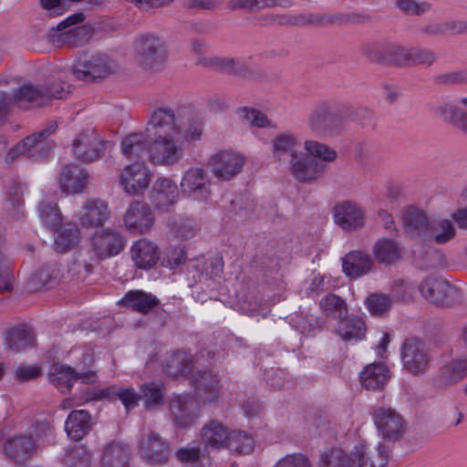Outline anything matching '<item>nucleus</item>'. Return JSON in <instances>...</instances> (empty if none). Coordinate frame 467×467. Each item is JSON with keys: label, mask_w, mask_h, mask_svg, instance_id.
Instances as JSON below:
<instances>
[{"label": "nucleus", "mask_w": 467, "mask_h": 467, "mask_svg": "<svg viewBox=\"0 0 467 467\" xmlns=\"http://www.w3.org/2000/svg\"><path fill=\"white\" fill-rule=\"evenodd\" d=\"M150 141L149 159L154 165L172 167L184 157L182 139L199 140L202 121L190 107L177 109L159 108L150 116L146 128Z\"/></svg>", "instance_id": "nucleus-1"}, {"label": "nucleus", "mask_w": 467, "mask_h": 467, "mask_svg": "<svg viewBox=\"0 0 467 467\" xmlns=\"http://www.w3.org/2000/svg\"><path fill=\"white\" fill-rule=\"evenodd\" d=\"M274 160L287 164L292 176L300 182L310 183L319 179L325 165L303 151L302 140L294 131L277 133L270 141Z\"/></svg>", "instance_id": "nucleus-2"}, {"label": "nucleus", "mask_w": 467, "mask_h": 467, "mask_svg": "<svg viewBox=\"0 0 467 467\" xmlns=\"http://www.w3.org/2000/svg\"><path fill=\"white\" fill-rule=\"evenodd\" d=\"M164 371L171 378H191L195 394L203 404L214 403L220 398V378L212 370L195 371L192 357L183 351H176L166 359Z\"/></svg>", "instance_id": "nucleus-3"}, {"label": "nucleus", "mask_w": 467, "mask_h": 467, "mask_svg": "<svg viewBox=\"0 0 467 467\" xmlns=\"http://www.w3.org/2000/svg\"><path fill=\"white\" fill-rule=\"evenodd\" d=\"M69 88V86H67ZM70 92L66 84L59 82L51 87L25 84L9 94L14 107L23 109L43 107L49 99H62Z\"/></svg>", "instance_id": "nucleus-4"}, {"label": "nucleus", "mask_w": 467, "mask_h": 467, "mask_svg": "<svg viewBox=\"0 0 467 467\" xmlns=\"http://www.w3.org/2000/svg\"><path fill=\"white\" fill-rule=\"evenodd\" d=\"M57 128L55 121H49L44 130L36 132L18 142L8 154V157L14 159L16 155H24L34 161H39L47 157L55 148V142L49 140V136L53 134Z\"/></svg>", "instance_id": "nucleus-5"}, {"label": "nucleus", "mask_w": 467, "mask_h": 467, "mask_svg": "<svg viewBox=\"0 0 467 467\" xmlns=\"http://www.w3.org/2000/svg\"><path fill=\"white\" fill-rule=\"evenodd\" d=\"M134 48L138 63L145 69L159 70L166 61L165 42L156 35H140L135 40Z\"/></svg>", "instance_id": "nucleus-6"}, {"label": "nucleus", "mask_w": 467, "mask_h": 467, "mask_svg": "<svg viewBox=\"0 0 467 467\" xmlns=\"http://www.w3.org/2000/svg\"><path fill=\"white\" fill-rule=\"evenodd\" d=\"M419 290L426 300L440 306H451L462 299L461 289L442 277H427L420 284Z\"/></svg>", "instance_id": "nucleus-7"}, {"label": "nucleus", "mask_w": 467, "mask_h": 467, "mask_svg": "<svg viewBox=\"0 0 467 467\" xmlns=\"http://www.w3.org/2000/svg\"><path fill=\"white\" fill-rule=\"evenodd\" d=\"M306 124L318 136H337L344 129V119L331 104L323 102L309 114Z\"/></svg>", "instance_id": "nucleus-8"}, {"label": "nucleus", "mask_w": 467, "mask_h": 467, "mask_svg": "<svg viewBox=\"0 0 467 467\" xmlns=\"http://www.w3.org/2000/svg\"><path fill=\"white\" fill-rule=\"evenodd\" d=\"M373 422L383 440L400 441L407 431L408 422L397 410L380 406L372 413Z\"/></svg>", "instance_id": "nucleus-9"}, {"label": "nucleus", "mask_w": 467, "mask_h": 467, "mask_svg": "<svg viewBox=\"0 0 467 467\" xmlns=\"http://www.w3.org/2000/svg\"><path fill=\"white\" fill-rule=\"evenodd\" d=\"M361 53L369 61L380 65L405 67L406 47L387 41L364 44Z\"/></svg>", "instance_id": "nucleus-10"}, {"label": "nucleus", "mask_w": 467, "mask_h": 467, "mask_svg": "<svg viewBox=\"0 0 467 467\" xmlns=\"http://www.w3.org/2000/svg\"><path fill=\"white\" fill-rule=\"evenodd\" d=\"M182 195L197 202H207L212 195L211 180L201 167L187 169L180 182Z\"/></svg>", "instance_id": "nucleus-11"}, {"label": "nucleus", "mask_w": 467, "mask_h": 467, "mask_svg": "<svg viewBox=\"0 0 467 467\" xmlns=\"http://www.w3.org/2000/svg\"><path fill=\"white\" fill-rule=\"evenodd\" d=\"M401 360L409 373L420 376L429 369L431 358L424 343L417 337H411L403 343Z\"/></svg>", "instance_id": "nucleus-12"}, {"label": "nucleus", "mask_w": 467, "mask_h": 467, "mask_svg": "<svg viewBox=\"0 0 467 467\" xmlns=\"http://www.w3.org/2000/svg\"><path fill=\"white\" fill-rule=\"evenodd\" d=\"M244 159L234 150H220L210 157L207 166L219 181H231L242 171Z\"/></svg>", "instance_id": "nucleus-13"}, {"label": "nucleus", "mask_w": 467, "mask_h": 467, "mask_svg": "<svg viewBox=\"0 0 467 467\" xmlns=\"http://www.w3.org/2000/svg\"><path fill=\"white\" fill-rule=\"evenodd\" d=\"M333 215L336 224L346 232L359 231L366 224L365 209L354 201L337 202L334 206Z\"/></svg>", "instance_id": "nucleus-14"}, {"label": "nucleus", "mask_w": 467, "mask_h": 467, "mask_svg": "<svg viewBox=\"0 0 467 467\" xmlns=\"http://www.w3.org/2000/svg\"><path fill=\"white\" fill-rule=\"evenodd\" d=\"M336 16L326 14L275 15L265 14L257 17L261 26L290 25V26H321L333 24Z\"/></svg>", "instance_id": "nucleus-15"}, {"label": "nucleus", "mask_w": 467, "mask_h": 467, "mask_svg": "<svg viewBox=\"0 0 467 467\" xmlns=\"http://www.w3.org/2000/svg\"><path fill=\"white\" fill-rule=\"evenodd\" d=\"M97 375L94 371H77L69 366L55 363L49 369L48 380L63 393L69 391L74 381L80 380L84 383L94 382Z\"/></svg>", "instance_id": "nucleus-16"}, {"label": "nucleus", "mask_w": 467, "mask_h": 467, "mask_svg": "<svg viewBox=\"0 0 467 467\" xmlns=\"http://www.w3.org/2000/svg\"><path fill=\"white\" fill-rule=\"evenodd\" d=\"M91 244L97 257L105 259L119 254L126 245V239L119 231L107 228L97 232Z\"/></svg>", "instance_id": "nucleus-17"}, {"label": "nucleus", "mask_w": 467, "mask_h": 467, "mask_svg": "<svg viewBox=\"0 0 467 467\" xmlns=\"http://www.w3.org/2000/svg\"><path fill=\"white\" fill-rule=\"evenodd\" d=\"M105 141L100 140L93 130H86L73 141L72 151L74 156L83 162L98 161L105 150Z\"/></svg>", "instance_id": "nucleus-18"}, {"label": "nucleus", "mask_w": 467, "mask_h": 467, "mask_svg": "<svg viewBox=\"0 0 467 467\" xmlns=\"http://www.w3.org/2000/svg\"><path fill=\"white\" fill-rule=\"evenodd\" d=\"M139 451L141 457L151 465L166 464L170 456L169 444L153 431H149L141 437Z\"/></svg>", "instance_id": "nucleus-19"}, {"label": "nucleus", "mask_w": 467, "mask_h": 467, "mask_svg": "<svg viewBox=\"0 0 467 467\" xmlns=\"http://www.w3.org/2000/svg\"><path fill=\"white\" fill-rule=\"evenodd\" d=\"M389 455V448L383 442H379L374 454L366 443L359 442L351 451L350 460L352 467H386Z\"/></svg>", "instance_id": "nucleus-20"}, {"label": "nucleus", "mask_w": 467, "mask_h": 467, "mask_svg": "<svg viewBox=\"0 0 467 467\" xmlns=\"http://www.w3.org/2000/svg\"><path fill=\"white\" fill-rule=\"evenodd\" d=\"M151 180L150 169L142 162H134L123 168L119 182L129 194H138L146 190Z\"/></svg>", "instance_id": "nucleus-21"}, {"label": "nucleus", "mask_w": 467, "mask_h": 467, "mask_svg": "<svg viewBox=\"0 0 467 467\" xmlns=\"http://www.w3.org/2000/svg\"><path fill=\"white\" fill-rule=\"evenodd\" d=\"M179 200V190L176 182L171 178H158L150 190L151 205L160 212H169Z\"/></svg>", "instance_id": "nucleus-22"}, {"label": "nucleus", "mask_w": 467, "mask_h": 467, "mask_svg": "<svg viewBox=\"0 0 467 467\" xmlns=\"http://www.w3.org/2000/svg\"><path fill=\"white\" fill-rule=\"evenodd\" d=\"M172 420L179 428H189L198 418V405L192 396L182 394L170 401Z\"/></svg>", "instance_id": "nucleus-23"}, {"label": "nucleus", "mask_w": 467, "mask_h": 467, "mask_svg": "<svg viewBox=\"0 0 467 467\" xmlns=\"http://www.w3.org/2000/svg\"><path fill=\"white\" fill-rule=\"evenodd\" d=\"M113 69L112 62L108 57L96 55L88 59L79 60L73 68L76 78L88 81L104 78Z\"/></svg>", "instance_id": "nucleus-24"}, {"label": "nucleus", "mask_w": 467, "mask_h": 467, "mask_svg": "<svg viewBox=\"0 0 467 467\" xmlns=\"http://www.w3.org/2000/svg\"><path fill=\"white\" fill-rule=\"evenodd\" d=\"M124 223L130 233L142 234L152 227L154 217L147 204L140 202H133L124 215Z\"/></svg>", "instance_id": "nucleus-25"}, {"label": "nucleus", "mask_w": 467, "mask_h": 467, "mask_svg": "<svg viewBox=\"0 0 467 467\" xmlns=\"http://www.w3.org/2000/svg\"><path fill=\"white\" fill-rule=\"evenodd\" d=\"M109 217L108 203L99 199L87 200L78 211V220L87 228L102 226Z\"/></svg>", "instance_id": "nucleus-26"}, {"label": "nucleus", "mask_w": 467, "mask_h": 467, "mask_svg": "<svg viewBox=\"0 0 467 467\" xmlns=\"http://www.w3.org/2000/svg\"><path fill=\"white\" fill-rule=\"evenodd\" d=\"M158 245L147 239H140L130 247V257L137 268L150 270L154 267L160 259Z\"/></svg>", "instance_id": "nucleus-27"}, {"label": "nucleus", "mask_w": 467, "mask_h": 467, "mask_svg": "<svg viewBox=\"0 0 467 467\" xmlns=\"http://www.w3.org/2000/svg\"><path fill=\"white\" fill-rule=\"evenodd\" d=\"M467 376V360L457 358L444 364L434 378L437 388L454 385Z\"/></svg>", "instance_id": "nucleus-28"}, {"label": "nucleus", "mask_w": 467, "mask_h": 467, "mask_svg": "<svg viewBox=\"0 0 467 467\" xmlns=\"http://www.w3.org/2000/svg\"><path fill=\"white\" fill-rule=\"evenodd\" d=\"M88 180V172L78 165H67L61 171L59 185L63 192L72 194L82 192Z\"/></svg>", "instance_id": "nucleus-29"}, {"label": "nucleus", "mask_w": 467, "mask_h": 467, "mask_svg": "<svg viewBox=\"0 0 467 467\" xmlns=\"http://www.w3.org/2000/svg\"><path fill=\"white\" fill-rule=\"evenodd\" d=\"M402 221L406 234L424 241L431 222L423 211L407 207L403 211Z\"/></svg>", "instance_id": "nucleus-30"}, {"label": "nucleus", "mask_w": 467, "mask_h": 467, "mask_svg": "<svg viewBox=\"0 0 467 467\" xmlns=\"http://www.w3.org/2000/svg\"><path fill=\"white\" fill-rule=\"evenodd\" d=\"M230 432L228 428L221 421L210 420L202 428V442L204 444L205 448L209 447L214 450L224 449Z\"/></svg>", "instance_id": "nucleus-31"}, {"label": "nucleus", "mask_w": 467, "mask_h": 467, "mask_svg": "<svg viewBox=\"0 0 467 467\" xmlns=\"http://www.w3.org/2000/svg\"><path fill=\"white\" fill-rule=\"evenodd\" d=\"M390 378L389 370L381 362L367 365L359 374V380L363 388L368 390L382 389Z\"/></svg>", "instance_id": "nucleus-32"}, {"label": "nucleus", "mask_w": 467, "mask_h": 467, "mask_svg": "<svg viewBox=\"0 0 467 467\" xmlns=\"http://www.w3.org/2000/svg\"><path fill=\"white\" fill-rule=\"evenodd\" d=\"M336 333L345 341H358L365 337L366 326L361 317L357 316H343L339 317Z\"/></svg>", "instance_id": "nucleus-33"}, {"label": "nucleus", "mask_w": 467, "mask_h": 467, "mask_svg": "<svg viewBox=\"0 0 467 467\" xmlns=\"http://www.w3.org/2000/svg\"><path fill=\"white\" fill-rule=\"evenodd\" d=\"M129 447L120 441L107 443L102 451L100 459L102 467H129Z\"/></svg>", "instance_id": "nucleus-34"}, {"label": "nucleus", "mask_w": 467, "mask_h": 467, "mask_svg": "<svg viewBox=\"0 0 467 467\" xmlns=\"http://www.w3.org/2000/svg\"><path fill=\"white\" fill-rule=\"evenodd\" d=\"M91 427V416L85 410L71 411L65 423L67 436L74 441L81 440L90 431Z\"/></svg>", "instance_id": "nucleus-35"}, {"label": "nucleus", "mask_w": 467, "mask_h": 467, "mask_svg": "<svg viewBox=\"0 0 467 467\" xmlns=\"http://www.w3.org/2000/svg\"><path fill=\"white\" fill-rule=\"evenodd\" d=\"M373 265L370 256L362 251H352L343 257V271L350 277L368 274Z\"/></svg>", "instance_id": "nucleus-36"}, {"label": "nucleus", "mask_w": 467, "mask_h": 467, "mask_svg": "<svg viewBox=\"0 0 467 467\" xmlns=\"http://www.w3.org/2000/svg\"><path fill=\"white\" fill-rule=\"evenodd\" d=\"M159 304L160 300L156 296L140 290L130 291L119 302V305L141 314L148 313Z\"/></svg>", "instance_id": "nucleus-37"}, {"label": "nucleus", "mask_w": 467, "mask_h": 467, "mask_svg": "<svg viewBox=\"0 0 467 467\" xmlns=\"http://www.w3.org/2000/svg\"><path fill=\"white\" fill-rule=\"evenodd\" d=\"M35 449L32 437L19 435L8 440L5 444V454L16 463L24 462Z\"/></svg>", "instance_id": "nucleus-38"}, {"label": "nucleus", "mask_w": 467, "mask_h": 467, "mask_svg": "<svg viewBox=\"0 0 467 467\" xmlns=\"http://www.w3.org/2000/svg\"><path fill=\"white\" fill-rule=\"evenodd\" d=\"M176 459L182 467H211L212 459L205 449L199 446H187L180 448L175 453Z\"/></svg>", "instance_id": "nucleus-39"}, {"label": "nucleus", "mask_w": 467, "mask_h": 467, "mask_svg": "<svg viewBox=\"0 0 467 467\" xmlns=\"http://www.w3.org/2000/svg\"><path fill=\"white\" fill-rule=\"evenodd\" d=\"M5 342L11 350L23 351L34 345L35 333L26 325L17 326L6 333Z\"/></svg>", "instance_id": "nucleus-40"}, {"label": "nucleus", "mask_w": 467, "mask_h": 467, "mask_svg": "<svg viewBox=\"0 0 467 467\" xmlns=\"http://www.w3.org/2000/svg\"><path fill=\"white\" fill-rule=\"evenodd\" d=\"M80 241V231L77 224L62 225L55 237L54 248L58 253H66L76 247Z\"/></svg>", "instance_id": "nucleus-41"}, {"label": "nucleus", "mask_w": 467, "mask_h": 467, "mask_svg": "<svg viewBox=\"0 0 467 467\" xmlns=\"http://www.w3.org/2000/svg\"><path fill=\"white\" fill-rule=\"evenodd\" d=\"M455 228L451 221L448 219L432 220L430 223L424 241H433L442 244L451 241L455 236Z\"/></svg>", "instance_id": "nucleus-42"}, {"label": "nucleus", "mask_w": 467, "mask_h": 467, "mask_svg": "<svg viewBox=\"0 0 467 467\" xmlns=\"http://www.w3.org/2000/svg\"><path fill=\"white\" fill-rule=\"evenodd\" d=\"M24 186L21 183L13 182L6 192L5 209L15 220H19L23 214Z\"/></svg>", "instance_id": "nucleus-43"}, {"label": "nucleus", "mask_w": 467, "mask_h": 467, "mask_svg": "<svg viewBox=\"0 0 467 467\" xmlns=\"http://www.w3.org/2000/svg\"><path fill=\"white\" fill-rule=\"evenodd\" d=\"M191 267L197 272V275H193V278L202 281V278L219 276L223 271V263L219 257H213L208 260L196 259L192 263Z\"/></svg>", "instance_id": "nucleus-44"}, {"label": "nucleus", "mask_w": 467, "mask_h": 467, "mask_svg": "<svg viewBox=\"0 0 467 467\" xmlns=\"http://www.w3.org/2000/svg\"><path fill=\"white\" fill-rule=\"evenodd\" d=\"M376 259L383 264H391L400 257L398 244L391 239L382 238L376 242L373 247Z\"/></svg>", "instance_id": "nucleus-45"}, {"label": "nucleus", "mask_w": 467, "mask_h": 467, "mask_svg": "<svg viewBox=\"0 0 467 467\" xmlns=\"http://www.w3.org/2000/svg\"><path fill=\"white\" fill-rule=\"evenodd\" d=\"M92 27L85 25L60 33L59 39L64 45L71 47H78L88 44L92 37Z\"/></svg>", "instance_id": "nucleus-46"}, {"label": "nucleus", "mask_w": 467, "mask_h": 467, "mask_svg": "<svg viewBox=\"0 0 467 467\" xmlns=\"http://www.w3.org/2000/svg\"><path fill=\"white\" fill-rule=\"evenodd\" d=\"M254 446V441L251 435L243 431H232L224 448L233 453L248 454L253 451Z\"/></svg>", "instance_id": "nucleus-47"}, {"label": "nucleus", "mask_w": 467, "mask_h": 467, "mask_svg": "<svg viewBox=\"0 0 467 467\" xmlns=\"http://www.w3.org/2000/svg\"><path fill=\"white\" fill-rule=\"evenodd\" d=\"M438 57L436 53L426 47H406L405 67L420 66L424 67H431L436 62Z\"/></svg>", "instance_id": "nucleus-48"}, {"label": "nucleus", "mask_w": 467, "mask_h": 467, "mask_svg": "<svg viewBox=\"0 0 467 467\" xmlns=\"http://www.w3.org/2000/svg\"><path fill=\"white\" fill-rule=\"evenodd\" d=\"M199 63L217 70L237 75L244 74L248 68L247 65L243 60L231 57H210L205 58Z\"/></svg>", "instance_id": "nucleus-49"}, {"label": "nucleus", "mask_w": 467, "mask_h": 467, "mask_svg": "<svg viewBox=\"0 0 467 467\" xmlns=\"http://www.w3.org/2000/svg\"><path fill=\"white\" fill-rule=\"evenodd\" d=\"M96 398H118L127 410L135 408L138 405V401L140 400V394H138L132 388L119 389L118 390H115L113 388L105 389L100 390Z\"/></svg>", "instance_id": "nucleus-50"}, {"label": "nucleus", "mask_w": 467, "mask_h": 467, "mask_svg": "<svg viewBox=\"0 0 467 467\" xmlns=\"http://www.w3.org/2000/svg\"><path fill=\"white\" fill-rule=\"evenodd\" d=\"M322 312L333 318L339 319L348 314V306L346 301L335 294L325 296L319 302Z\"/></svg>", "instance_id": "nucleus-51"}, {"label": "nucleus", "mask_w": 467, "mask_h": 467, "mask_svg": "<svg viewBox=\"0 0 467 467\" xmlns=\"http://www.w3.org/2000/svg\"><path fill=\"white\" fill-rule=\"evenodd\" d=\"M164 396L163 386L157 382H150L140 387V400L147 409H153L162 403Z\"/></svg>", "instance_id": "nucleus-52"}, {"label": "nucleus", "mask_w": 467, "mask_h": 467, "mask_svg": "<svg viewBox=\"0 0 467 467\" xmlns=\"http://www.w3.org/2000/svg\"><path fill=\"white\" fill-rule=\"evenodd\" d=\"M171 233L180 239H190L198 232L197 223L188 217L174 218L169 224Z\"/></svg>", "instance_id": "nucleus-53"}, {"label": "nucleus", "mask_w": 467, "mask_h": 467, "mask_svg": "<svg viewBox=\"0 0 467 467\" xmlns=\"http://www.w3.org/2000/svg\"><path fill=\"white\" fill-rule=\"evenodd\" d=\"M393 301L389 295L375 293L367 297L366 306L372 316L381 317L390 309Z\"/></svg>", "instance_id": "nucleus-54"}, {"label": "nucleus", "mask_w": 467, "mask_h": 467, "mask_svg": "<svg viewBox=\"0 0 467 467\" xmlns=\"http://www.w3.org/2000/svg\"><path fill=\"white\" fill-rule=\"evenodd\" d=\"M145 149V136L142 133H132L121 142L122 153L128 159L139 158Z\"/></svg>", "instance_id": "nucleus-55"}, {"label": "nucleus", "mask_w": 467, "mask_h": 467, "mask_svg": "<svg viewBox=\"0 0 467 467\" xmlns=\"http://www.w3.org/2000/svg\"><path fill=\"white\" fill-rule=\"evenodd\" d=\"M320 467H352L350 455L339 448H332L320 456Z\"/></svg>", "instance_id": "nucleus-56"}, {"label": "nucleus", "mask_w": 467, "mask_h": 467, "mask_svg": "<svg viewBox=\"0 0 467 467\" xmlns=\"http://www.w3.org/2000/svg\"><path fill=\"white\" fill-rule=\"evenodd\" d=\"M51 266H44L33 275L29 281L31 289L50 288L57 284V274Z\"/></svg>", "instance_id": "nucleus-57"}, {"label": "nucleus", "mask_w": 467, "mask_h": 467, "mask_svg": "<svg viewBox=\"0 0 467 467\" xmlns=\"http://www.w3.org/2000/svg\"><path fill=\"white\" fill-rule=\"evenodd\" d=\"M39 217L42 223L50 228L57 226L62 220V214L57 202L43 200L38 207Z\"/></svg>", "instance_id": "nucleus-58"}, {"label": "nucleus", "mask_w": 467, "mask_h": 467, "mask_svg": "<svg viewBox=\"0 0 467 467\" xmlns=\"http://www.w3.org/2000/svg\"><path fill=\"white\" fill-rule=\"evenodd\" d=\"M304 148L306 150V153L315 160H317L316 158H318L324 161H333L337 156V153L334 149L317 140H306L304 142Z\"/></svg>", "instance_id": "nucleus-59"}, {"label": "nucleus", "mask_w": 467, "mask_h": 467, "mask_svg": "<svg viewBox=\"0 0 467 467\" xmlns=\"http://www.w3.org/2000/svg\"><path fill=\"white\" fill-rule=\"evenodd\" d=\"M29 437H32L35 446L38 444L45 443L46 441H48L54 435V427L52 424V420L49 418H45L44 420H37L35 423H33L29 428Z\"/></svg>", "instance_id": "nucleus-60"}, {"label": "nucleus", "mask_w": 467, "mask_h": 467, "mask_svg": "<svg viewBox=\"0 0 467 467\" xmlns=\"http://www.w3.org/2000/svg\"><path fill=\"white\" fill-rule=\"evenodd\" d=\"M62 462L66 467H88L91 454L85 448L75 446L65 452Z\"/></svg>", "instance_id": "nucleus-61"}, {"label": "nucleus", "mask_w": 467, "mask_h": 467, "mask_svg": "<svg viewBox=\"0 0 467 467\" xmlns=\"http://www.w3.org/2000/svg\"><path fill=\"white\" fill-rule=\"evenodd\" d=\"M433 110L444 121L452 124L456 128L465 113V110L449 102L438 103L433 107Z\"/></svg>", "instance_id": "nucleus-62"}, {"label": "nucleus", "mask_w": 467, "mask_h": 467, "mask_svg": "<svg viewBox=\"0 0 467 467\" xmlns=\"http://www.w3.org/2000/svg\"><path fill=\"white\" fill-rule=\"evenodd\" d=\"M239 117L248 124L257 128H274L276 126L272 124L266 115L257 109L242 108L238 110Z\"/></svg>", "instance_id": "nucleus-63"}, {"label": "nucleus", "mask_w": 467, "mask_h": 467, "mask_svg": "<svg viewBox=\"0 0 467 467\" xmlns=\"http://www.w3.org/2000/svg\"><path fill=\"white\" fill-rule=\"evenodd\" d=\"M395 6L409 16H421L431 9L430 3L414 0H396Z\"/></svg>", "instance_id": "nucleus-64"}]
</instances>
